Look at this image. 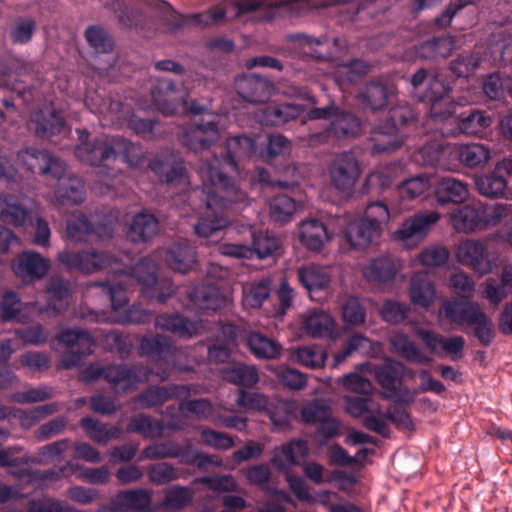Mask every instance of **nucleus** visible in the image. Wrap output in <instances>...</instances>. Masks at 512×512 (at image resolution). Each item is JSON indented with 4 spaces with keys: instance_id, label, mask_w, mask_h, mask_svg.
<instances>
[{
    "instance_id": "1",
    "label": "nucleus",
    "mask_w": 512,
    "mask_h": 512,
    "mask_svg": "<svg viewBox=\"0 0 512 512\" xmlns=\"http://www.w3.org/2000/svg\"><path fill=\"white\" fill-rule=\"evenodd\" d=\"M57 260L67 269L84 274L107 270L109 278L104 282H93L89 288L101 289L115 310L127 301V291L135 283L141 285L143 296L159 303L166 302L176 292L170 278L158 276V265L149 257L142 258L133 267H128L122 258L90 248L59 252Z\"/></svg>"
},
{
    "instance_id": "2",
    "label": "nucleus",
    "mask_w": 512,
    "mask_h": 512,
    "mask_svg": "<svg viewBox=\"0 0 512 512\" xmlns=\"http://www.w3.org/2000/svg\"><path fill=\"white\" fill-rule=\"evenodd\" d=\"M261 135H238L225 142L226 155L213 156L199 166V176L214 187H219L234 202H246L247 194L234 182L232 174H238V162L248 158H258Z\"/></svg>"
},
{
    "instance_id": "3",
    "label": "nucleus",
    "mask_w": 512,
    "mask_h": 512,
    "mask_svg": "<svg viewBox=\"0 0 512 512\" xmlns=\"http://www.w3.org/2000/svg\"><path fill=\"white\" fill-rule=\"evenodd\" d=\"M200 199L201 208L205 212L199 216L194 225L195 234L199 237L208 238L229 225V220L223 210L228 209L231 204L238 202L231 201L229 195L219 187H214L207 181H202L201 187L191 190L189 199Z\"/></svg>"
},
{
    "instance_id": "4",
    "label": "nucleus",
    "mask_w": 512,
    "mask_h": 512,
    "mask_svg": "<svg viewBox=\"0 0 512 512\" xmlns=\"http://www.w3.org/2000/svg\"><path fill=\"white\" fill-rule=\"evenodd\" d=\"M410 83L419 101L430 104L432 118L445 120L452 115L455 104L450 97L451 88L437 69H419L412 75Z\"/></svg>"
},
{
    "instance_id": "5",
    "label": "nucleus",
    "mask_w": 512,
    "mask_h": 512,
    "mask_svg": "<svg viewBox=\"0 0 512 512\" xmlns=\"http://www.w3.org/2000/svg\"><path fill=\"white\" fill-rule=\"evenodd\" d=\"M86 106L95 114L102 115L105 126L126 125L135 134L144 139L157 137L155 127L158 122L152 119H142L136 116L128 106L120 101L100 98L99 95H91L86 98Z\"/></svg>"
},
{
    "instance_id": "6",
    "label": "nucleus",
    "mask_w": 512,
    "mask_h": 512,
    "mask_svg": "<svg viewBox=\"0 0 512 512\" xmlns=\"http://www.w3.org/2000/svg\"><path fill=\"white\" fill-rule=\"evenodd\" d=\"M77 133L79 144L75 148V156L83 163L101 167V176L109 178L108 181L104 180L103 184L107 188L112 187L110 180L115 178L116 171L104 172V169L116 161V136L102 135L88 140V133L85 130H77Z\"/></svg>"
},
{
    "instance_id": "7",
    "label": "nucleus",
    "mask_w": 512,
    "mask_h": 512,
    "mask_svg": "<svg viewBox=\"0 0 512 512\" xmlns=\"http://www.w3.org/2000/svg\"><path fill=\"white\" fill-rule=\"evenodd\" d=\"M152 374V369L144 365H110L101 368L91 364L82 372L85 382L94 381L103 377L112 384L116 393H128L137 389L140 383H146Z\"/></svg>"
},
{
    "instance_id": "8",
    "label": "nucleus",
    "mask_w": 512,
    "mask_h": 512,
    "mask_svg": "<svg viewBox=\"0 0 512 512\" xmlns=\"http://www.w3.org/2000/svg\"><path fill=\"white\" fill-rule=\"evenodd\" d=\"M165 458L179 459L180 463L196 466L200 470L206 469L210 465H220V461L214 460L213 456L193 450L188 439L183 447L174 440L154 443L146 446L141 454V459L158 460Z\"/></svg>"
},
{
    "instance_id": "9",
    "label": "nucleus",
    "mask_w": 512,
    "mask_h": 512,
    "mask_svg": "<svg viewBox=\"0 0 512 512\" xmlns=\"http://www.w3.org/2000/svg\"><path fill=\"white\" fill-rule=\"evenodd\" d=\"M30 71L29 64L23 59L11 53L1 55L0 87L17 93L25 103H30L35 97L36 90L23 85L24 78L29 75Z\"/></svg>"
},
{
    "instance_id": "10",
    "label": "nucleus",
    "mask_w": 512,
    "mask_h": 512,
    "mask_svg": "<svg viewBox=\"0 0 512 512\" xmlns=\"http://www.w3.org/2000/svg\"><path fill=\"white\" fill-rule=\"evenodd\" d=\"M117 219H106L94 227L86 215L80 211L72 212L66 221V237L74 243L88 242L93 236L99 241L112 238Z\"/></svg>"
},
{
    "instance_id": "11",
    "label": "nucleus",
    "mask_w": 512,
    "mask_h": 512,
    "mask_svg": "<svg viewBox=\"0 0 512 512\" xmlns=\"http://www.w3.org/2000/svg\"><path fill=\"white\" fill-rule=\"evenodd\" d=\"M331 186L342 194L353 192L361 175L359 162L353 152L338 153L328 166Z\"/></svg>"
},
{
    "instance_id": "12",
    "label": "nucleus",
    "mask_w": 512,
    "mask_h": 512,
    "mask_svg": "<svg viewBox=\"0 0 512 512\" xmlns=\"http://www.w3.org/2000/svg\"><path fill=\"white\" fill-rule=\"evenodd\" d=\"M412 118L410 112L402 109H392L390 120L385 125L376 127L370 136L372 142V153H391L404 144V138L399 134L396 121L406 124Z\"/></svg>"
},
{
    "instance_id": "13",
    "label": "nucleus",
    "mask_w": 512,
    "mask_h": 512,
    "mask_svg": "<svg viewBox=\"0 0 512 512\" xmlns=\"http://www.w3.org/2000/svg\"><path fill=\"white\" fill-rule=\"evenodd\" d=\"M58 343L67 348H74L61 356L60 367L72 369L81 364L84 357L93 353L95 342L88 331L82 329H63L56 336Z\"/></svg>"
},
{
    "instance_id": "14",
    "label": "nucleus",
    "mask_w": 512,
    "mask_h": 512,
    "mask_svg": "<svg viewBox=\"0 0 512 512\" xmlns=\"http://www.w3.org/2000/svg\"><path fill=\"white\" fill-rule=\"evenodd\" d=\"M440 219L441 214L438 211H419L403 221L395 231L394 238L407 247H414L426 238Z\"/></svg>"
},
{
    "instance_id": "15",
    "label": "nucleus",
    "mask_w": 512,
    "mask_h": 512,
    "mask_svg": "<svg viewBox=\"0 0 512 512\" xmlns=\"http://www.w3.org/2000/svg\"><path fill=\"white\" fill-rule=\"evenodd\" d=\"M149 168L161 182L180 186L181 189L190 184L184 161L173 152H165L156 156L149 163Z\"/></svg>"
},
{
    "instance_id": "16",
    "label": "nucleus",
    "mask_w": 512,
    "mask_h": 512,
    "mask_svg": "<svg viewBox=\"0 0 512 512\" xmlns=\"http://www.w3.org/2000/svg\"><path fill=\"white\" fill-rule=\"evenodd\" d=\"M220 139L219 121L201 120L184 128L182 144L191 151L201 152L208 149Z\"/></svg>"
},
{
    "instance_id": "17",
    "label": "nucleus",
    "mask_w": 512,
    "mask_h": 512,
    "mask_svg": "<svg viewBox=\"0 0 512 512\" xmlns=\"http://www.w3.org/2000/svg\"><path fill=\"white\" fill-rule=\"evenodd\" d=\"M456 257L459 263L468 266L480 276L490 273L493 268L485 241L466 239L460 242Z\"/></svg>"
},
{
    "instance_id": "18",
    "label": "nucleus",
    "mask_w": 512,
    "mask_h": 512,
    "mask_svg": "<svg viewBox=\"0 0 512 512\" xmlns=\"http://www.w3.org/2000/svg\"><path fill=\"white\" fill-rule=\"evenodd\" d=\"M17 162L27 171L59 176L64 170V162L55 158L49 151L28 147L17 153Z\"/></svg>"
},
{
    "instance_id": "19",
    "label": "nucleus",
    "mask_w": 512,
    "mask_h": 512,
    "mask_svg": "<svg viewBox=\"0 0 512 512\" xmlns=\"http://www.w3.org/2000/svg\"><path fill=\"white\" fill-rule=\"evenodd\" d=\"M414 333L432 354L439 357L447 354L453 359H460L463 356L465 339L462 336L444 337L432 330L419 327L414 328Z\"/></svg>"
},
{
    "instance_id": "20",
    "label": "nucleus",
    "mask_w": 512,
    "mask_h": 512,
    "mask_svg": "<svg viewBox=\"0 0 512 512\" xmlns=\"http://www.w3.org/2000/svg\"><path fill=\"white\" fill-rule=\"evenodd\" d=\"M151 95L155 108L164 115H173L180 107L187 108L188 93L178 90L169 79L157 80Z\"/></svg>"
},
{
    "instance_id": "21",
    "label": "nucleus",
    "mask_w": 512,
    "mask_h": 512,
    "mask_svg": "<svg viewBox=\"0 0 512 512\" xmlns=\"http://www.w3.org/2000/svg\"><path fill=\"white\" fill-rule=\"evenodd\" d=\"M181 353V350L177 348L172 340L162 334L146 335L143 336L139 341V354L155 360H164L171 363L173 367L188 371L190 367L177 366L174 358Z\"/></svg>"
},
{
    "instance_id": "22",
    "label": "nucleus",
    "mask_w": 512,
    "mask_h": 512,
    "mask_svg": "<svg viewBox=\"0 0 512 512\" xmlns=\"http://www.w3.org/2000/svg\"><path fill=\"white\" fill-rule=\"evenodd\" d=\"M360 129L361 122L355 115L341 112L336 115L324 131L310 135L309 141L313 144H320L329 142L330 138L355 137Z\"/></svg>"
},
{
    "instance_id": "23",
    "label": "nucleus",
    "mask_w": 512,
    "mask_h": 512,
    "mask_svg": "<svg viewBox=\"0 0 512 512\" xmlns=\"http://www.w3.org/2000/svg\"><path fill=\"white\" fill-rule=\"evenodd\" d=\"M155 328L170 332L179 338L190 339L202 333L201 319H191L180 313H163L155 318Z\"/></svg>"
},
{
    "instance_id": "24",
    "label": "nucleus",
    "mask_w": 512,
    "mask_h": 512,
    "mask_svg": "<svg viewBox=\"0 0 512 512\" xmlns=\"http://www.w3.org/2000/svg\"><path fill=\"white\" fill-rule=\"evenodd\" d=\"M11 268L24 282L42 279L50 269V261L34 251L20 253L12 262Z\"/></svg>"
},
{
    "instance_id": "25",
    "label": "nucleus",
    "mask_w": 512,
    "mask_h": 512,
    "mask_svg": "<svg viewBox=\"0 0 512 512\" xmlns=\"http://www.w3.org/2000/svg\"><path fill=\"white\" fill-rule=\"evenodd\" d=\"M347 243L355 250H365L379 244L382 234L361 217L350 219L344 229Z\"/></svg>"
},
{
    "instance_id": "26",
    "label": "nucleus",
    "mask_w": 512,
    "mask_h": 512,
    "mask_svg": "<svg viewBox=\"0 0 512 512\" xmlns=\"http://www.w3.org/2000/svg\"><path fill=\"white\" fill-rule=\"evenodd\" d=\"M302 329L312 338L334 339L337 335V323L334 317L321 308H313L305 312Z\"/></svg>"
},
{
    "instance_id": "27",
    "label": "nucleus",
    "mask_w": 512,
    "mask_h": 512,
    "mask_svg": "<svg viewBox=\"0 0 512 512\" xmlns=\"http://www.w3.org/2000/svg\"><path fill=\"white\" fill-rule=\"evenodd\" d=\"M126 299L127 301L119 306L118 309H112L114 313L113 316L107 315L106 313L90 312L88 315H81V317L89 318L95 322L116 323L121 325H140L150 322L152 318V312L144 309L141 305L133 304L121 312V308H123L128 303V298L126 297ZM111 308L113 307L111 306Z\"/></svg>"
},
{
    "instance_id": "28",
    "label": "nucleus",
    "mask_w": 512,
    "mask_h": 512,
    "mask_svg": "<svg viewBox=\"0 0 512 512\" xmlns=\"http://www.w3.org/2000/svg\"><path fill=\"white\" fill-rule=\"evenodd\" d=\"M451 150V148H449ZM453 171L459 164L467 168L484 167L491 159L488 146L481 143H452Z\"/></svg>"
},
{
    "instance_id": "29",
    "label": "nucleus",
    "mask_w": 512,
    "mask_h": 512,
    "mask_svg": "<svg viewBox=\"0 0 512 512\" xmlns=\"http://www.w3.org/2000/svg\"><path fill=\"white\" fill-rule=\"evenodd\" d=\"M449 148H452V143L443 141L428 142L414 154V161L423 166L453 171L452 149L450 150Z\"/></svg>"
},
{
    "instance_id": "30",
    "label": "nucleus",
    "mask_w": 512,
    "mask_h": 512,
    "mask_svg": "<svg viewBox=\"0 0 512 512\" xmlns=\"http://www.w3.org/2000/svg\"><path fill=\"white\" fill-rule=\"evenodd\" d=\"M238 95L250 103H262L270 98L274 86L271 81L255 74H246L235 80Z\"/></svg>"
},
{
    "instance_id": "31",
    "label": "nucleus",
    "mask_w": 512,
    "mask_h": 512,
    "mask_svg": "<svg viewBox=\"0 0 512 512\" xmlns=\"http://www.w3.org/2000/svg\"><path fill=\"white\" fill-rule=\"evenodd\" d=\"M303 112L301 105L270 103L255 112V119L263 126H281L297 119Z\"/></svg>"
},
{
    "instance_id": "32",
    "label": "nucleus",
    "mask_w": 512,
    "mask_h": 512,
    "mask_svg": "<svg viewBox=\"0 0 512 512\" xmlns=\"http://www.w3.org/2000/svg\"><path fill=\"white\" fill-rule=\"evenodd\" d=\"M30 119L35 125V134L40 138L50 139L65 130L64 117L51 104L33 111Z\"/></svg>"
},
{
    "instance_id": "33",
    "label": "nucleus",
    "mask_w": 512,
    "mask_h": 512,
    "mask_svg": "<svg viewBox=\"0 0 512 512\" xmlns=\"http://www.w3.org/2000/svg\"><path fill=\"white\" fill-rule=\"evenodd\" d=\"M165 263L174 271L188 273L198 265L196 248L187 240L174 242L166 250Z\"/></svg>"
},
{
    "instance_id": "34",
    "label": "nucleus",
    "mask_w": 512,
    "mask_h": 512,
    "mask_svg": "<svg viewBox=\"0 0 512 512\" xmlns=\"http://www.w3.org/2000/svg\"><path fill=\"white\" fill-rule=\"evenodd\" d=\"M58 181L55 197L61 205H79L84 202L86 191L84 182L74 176L66 175V167L59 176H53Z\"/></svg>"
},
{
    "instance_id": "35",
    "label": "nucleus",
    "mask_w": 512,
    "mask_h": 512,
    "mask_svg": "<svg viewBox=\"0 0 512 512\" xmlns=\"http://www.w3.org/2000/svg\"><path fill=\"white\" fill-rule=\"evenodd\" d=\"M477 302L458 299L445 300L439 310V319L444 318L457 326H468L480 309Z\"/></svg>"
},
{
    "instance_id": "36",
    "label": "nucleus",
    "mask_w": 512,
    "mask_h": 512,
    "mask_svg": "<svg viewBox=\"0 0 512 512\" xmlns=\"http://www.w3.org/2000/svg\"><path fill=\"white\" fill-rule=\"evenodd\" d=\"M308 454L309 446L307 441L293 439L274 449L271 462L278 470L286 471L292 466L299 464V460L306 458Z\"/></svg>"
},
{
    "instance_id": "37",
    "label": "nucleus",
    "mask_w": 512,
    "mask_h": 512,
    "mask_svg": "<svg viewBox=\"0 0 512 512\" xmlns=\"http://www.w3.org/2000/svg\"><path fill=\"white\" fill-rule=\"evenodd\" d=\"M439 205L464 203L469 197L468 184L454 177L441 178L434 189Z\"/></svg>"
},
{
    "instance_id": "38",
    "label": "nucleus",
    "mask_w": 512,
    "mask_h": 512,
    "mask_svg": "<svg viewBox=\"0 0 512 512\" xmlns=\"http://www.w3.org/2000/svg\"><path fill=\"white\" fill-rule=\"evenodd\" d=\"M404 372V364L389 357L382 364L374 366L373 369L374 378L378 385L393 394L399 391Z\"/></svg>"
},
{
    "instance_id": "39",
    "label": "nucleus",
    "mask_w": 512,
    "mask_h": 512,
    "mask_svg": "<svg viewBox=\"0 0 512 512\" xmlns=\"http://www.w3.org/2000/svg\"><path fill=\"white\" fill-rule=\"evenodd\" d=\"M153 491L148 489H130L119 491L113 504L124 512H154L152 508Z\"/></svg>"
},
{
    "instance_id": "40",
    "label": "nucleus",
    "mask_w": 512,
    "mask_h": 512,
    "mask_svg": "<svg viewBox=\"0 0 512 512\" xmlns=\"http://www.w3.org/2000/svg\"><path fill=\"white\" fill-rule=\"evenodd\" d=\"M159 228V221L155 215L143 210L134 215L127 234L134 243H147L158 234Z\"/></svg>"
},
{
    "instance_id": "41",
    "label": "nucleus",
    "mask_w": 512,
    "mask_h": 512,
    "mask_svg": "<svg viewBox=\"0 0 512 512\" xmlns=\"http://www.w3.org/2000/svg\"><path fill=\"white\" fill-rule=\"evenodd\" d=\"M476 187L483 196L510 199L508 181L503 170H498V162L495 164L493 171L476 179Z\"/></svg>"
},
{
    "instance_id": "42",
    "label": "nucleus",
    "mask_w": 512,
    "mask_h": 512,
    "mask_svg": "<svg viewBox=\"0 0 512 512\" xmlns=\"http://www.w3.org/2000/svg\"><path fill=\"white\" fill-rule=\"evenodd\" d=\"M47 306L38 307L37 314L52 310L55 314L64 312L69 305V284L62 278H52L46 288Z\"/></svg>"
},
{
    "instance_id": "43",
    "label": "nucleus",
    "mask_w": 512,
    "mask_h": 512,
    "mask_svg": "<svg viewBox=\"0 0 512 512\" xmlns=\"http://www.w3.org/2000/svg\"><path fill=\"white\" fill-rule=\"evenodd\" d=\"M391 350L409 362L426 365L432 358L423 353L417 344L404 332H396L389 338Z\"/></svg>"
},
{
    "instance_id": "44",
    "label": "nucleus",
    "mask_w": 512,
    "mask_h": 512,
    "mask_svg": "<svg viewBox=\"0 0 512 512\" xmlns=\"http://www.w3.org/2000/svg\"><path fill=\"white\" fill-rule=\"evenodd\" d=\"M329 238L326 226L318 219L311 218L300 223L299 239L307 249L319 251Z\"/></svg>"
},
{
    "instance_id": "45",
    "label": "nucleus",
    "mask_w": 512,
    "mask_h": 512,
    "mask_svg": "<svg viewBox=\"0 0 512 512\" xmlns=\"http://www.w3.org/2000/svg\"><path fill=\"white\" fill-rule=\"evenodd\" d=\"M299 283L309 292L322 291L329 287L331 276L327 268L309 263L297 269Z\"/></svg>"
},
{
    "instance_id": "46",
    "label": "nucleus",
    "mask_w": 512,
    "mask_h": 512,
    "mask_svg": "<svg viewBox=\"0 0 512 512\" xmlns=\"http://www.w3.org/2000/svg\"><path fill=\"white\" fill-rule=\"evenodd\" d=\"M190 301L199 309L217 311L225 307L228 298L213 284L197 286L189 294Z\"/></svg>"
},
{
    "instance_id": "47",
    "label": "nucleus",
    "mask_w": 512,
    "mask_h": 512,
    "mask_svg": "<svg viewBox=\"0 0 512 512\" xmlns=\"http://www.w3.org/2000/svg\"><path fill=\"white\" fill-rule=\"evenodd\" d=\"M450 222L457 232L470 233L483 229L480 205H464L450 214Z\"/></svg>"
},
{
    "instance_id": "48",
    "label": "nucleus",
    "mask_w": 512,
    "mask_h": 512,
    "mask_svg": "<svg viewBox=\"0 0 512 512\" xmlns=\"http://www.w3.org/2000/svg\"><path fill=\"white\" fill-rule=\"evenodd\" d=\"M379 348L380 343L373 342L361 334H354L348 337L342 349L334 354L333 366H339L355 352H359L364 356L373 357L375 350Z\"/></svg>"
},
{
    "instance_id": "49",
    "label": "nucleus",
    "mask_w": 512,
    "mask_h": 512,
    "mask_svg": "<svg viewBox=\"0 0 512 512\" xmlns=\"http://www.w3.org/2000/svg\"><path fill=\"white\" fill-rule=\"evenodd\" d=\"M292 150L291 141L279 133H270L259 140L258 159L271 163L278 156L290 154Z\"/></svg>"
},
{
    "instance_id": "50",
    "label": "nucleus",
    "mask_w": 512,
    "mask_h": 512,
    "mask_svg": "<svg viewBox=\"0 0 512 512\" xmlns=\"http://www.w3.org/2000/svg\"><path fill=\"white\" fill-rule=\"evenodd\" d=\"M409 295L414 304L423 308H428L434 302L436 291L427 273L418 272L411 277Z\"/></svg>"
},
{
    "instance_id": "51",
    "label": "nucleus",
    "mask_w": 512,
    "mask_h": 512,
    "mask_svg": "<svg viewBox=\"0 0 512 512\" xmlns=\"http://www.w3.org/2000/svg\"><path fill=\"white\" fill-rule=\"evenodd\" d=\"M393 92L392 86L380 81H371L365 85L359 98L372 111H378L387 106L388 99Z\"/></svg>"
},
{
    "instance_id": "52",
    "label": "nucleus",
    "mask_w": 512,
    "mask_h": 512,
    "mask_svg": "<svg viewBox=\"0 0 512 512\" xmlns=\"http://www.w3.org/2000/svg\"><path fill=\"white\" fill-rule=\"evenodd\" d=\"M492 118L484 111L473 109L457 118V127L466 135L482 136L491 126Z\"/></svg>"
},
{
    "instance_id": "53",
    "label": "nucleus",
    "mask_w": 512,
    "mask_h": 512,
    "mask_svg": "<svg viewBox=\"0 0 512 512\" xmlns=\"http://www.w3.org/2000/svg\"><path fill=\"white\" fill-rule=\"evenodd\" d=\"M221 373L224 380L241 388L252 387L259 381L257 368L245 363H233Z\"/></svg>"
},
{
    "instance_id": "54",
    "label": "nucleus",
    "mask_w": 512,
    "mask_h": 512,
    "mask_svg": "<svg viewBox=\"0 0 512 512\" xmlns=\"http://www.w3.org/2000/svg\"><path fill=\"white\" fill-rule=\"evenodd\" d=\"M29 310L37 313L36 303L22 304L20 298L14 291H7L3 294L0 302V313L3 321L25 323L27 318L21 314L22 310Z\"/></svg>"
},
{
    "instance_id": "55",
    "label": "nucleus",
    "mask_w": 512,
    "mask_h": 512,
    "mask_svg": "<svg viewBox=\"0 0 512 512\" xmlns=\"http://www.w3.org/2000/svg\"><path fill=\"white\" fill-rule=\"evenodd\" d=\"M269 279H261L245 283L242 287V306L244 309L260 308L265 300L270 296Z\"/></svg>"
},
{
    "instance_id": "56",
    "label": "nucleus",
    "mask_w": 512,
    "mask_h": 512,
    "mask_svg": "<svg viewBox=\"0 0 512 512\" xmlns=\"http://www.w3.org/2000/svg\"><path fill=\"white\" fill-rule=\"evenodd\" d=\"M80 425L86 435L98 444L105 445L112 439H119L122 434V430L119 427H108V425L89 416L83 417Z\"/></svg>"
},
{
    "instance_id": "57",
    "label": "nucleus",
    "mask_w": 512,
    "mask_h": 512,
    "mask_svg": "<svg viewBox=\"0 0 512 512\" xmlns=\"http://www.w3.org/2000/svg\"><path fill=\"white\" fill-rule=\"evenodd\" d=\"M431 187V176L419 174L398 184L397 191L401 200L413 201L422 198Z\"/></svg>"
},
{
    "instance_id": "58",
    "label": "nucleus",
    "mask_w": 512,
    "mask_h": 512,
    "mask_svg": "<svg viewBox=\"0 0 512 512\" xmlns=\"http://www.w3.org/2000/svg\"><path fill=\"white\" fill-rule=\"evenodd\" d=\"M302 204L286 194H277L269 201V215L279 223H287Z\"/></svg>"
},
{
    "instance_id": "59",
    "label": "nucleus",
    "mask_w": 512,
    "mask_h": 512,
    "mask_svg": "<svg viewBox=\"0 0 512 512\" xmlns=\"http://www.w3.org/2000/svg\"><path fill=\"white\" fill-rule=\"evenodd\" d=\"M72 464L67 463L62 466L59 470L55 469H47V470H34V469H24L21 471H11L10 475L14 477H27L29 482L38 486V487H49L53 483H56L62 479L65 475V471L68 467L71 468Z\"/></svg>"
},
{
    "instance_id": "60",
    "label": "nucleus",
    "mask_w": 512,
    "mask_h": 512,
    "mask_svg": "<svg viewBox=\"0 0 512 512\" xmlns=\"http://www.w3.org/2000/svg\"><path fill=\"white\" fill-rule=\"evenodd\" d=\"M127 432L138 433L147 439L161 438L164 435V422L154 420L145 414H138L131 417Z\"/></svg>"
},
{
    "instance_id": "61",
    "label": "nucleus",
    "mask_w": 512,
    "mask_h": 512,
    "mask_svg": "<svg viewBox=\"0 0 512 512\" xmlns=\"http://www.w3.org/2000/svg\"><path fill=\"white\" fill-rule=\"evenodd\" d=\"M397 272L395 263L389 257L371 260L363 267V275L369 281L384 283L391 280Z\"/></svg>"
},
{
    "instance_id": "62",
    "label": "nucleus",
    "mask_w": 512,
    "mask_h": 512,
    "mask_svg": "<svg viewBox=\"0 0 512 512\" xmlns=\"http://www.w3.org/2000/svg\"><path fill=\"white\" fill-rule=\"evenodd\" d=\"M249 350L256 358L274 359L281 353V345L266 336L253 332L247 337Z\"/></svg>"
},
{
    "instance_id": "63",
    "label": "nucleus",
    "mask_w": 512,
    "mask_h": 512,
    "mask_svg": "<svg viewBox=\"0 0 512 512\" xmlns=\"http://www.w3.org/2000/svg\"><path fill=\"white\" fill-rule=\"evenodd\" d=\"M30 211L14 202V197L0 194V219L14 226H23L30 219Z\"/></svg>"
},
{
    "instance_id": "64",
    "label": "nucleus",
    "mask_w": 512,
    "mask_h": 512,
    "mask_svg": "<svg viewBox=\"0 0 512 512\" xmlns=\"http://www.w3.org/2000/svg\"><path fill=\"white\" fill-rule=\"evenodd\" d=\"M370 70V65L362 59H353L351 61L339 64L334 71L335 81L339 86L346 83H353L359 78L365 76Z\"/></svg>"
}]
</instances>
